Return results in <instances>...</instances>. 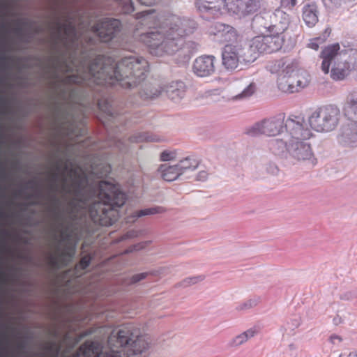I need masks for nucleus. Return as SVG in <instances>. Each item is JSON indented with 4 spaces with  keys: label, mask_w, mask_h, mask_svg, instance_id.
I'll return each mask as SVG.
<instances>
[{
    "label": "nucleus",
    "mask_w": 357,
    "mask_h": 357,
    "mask_svg": "<svg viewBox=\"0 0 357 357\" xmlns=\"http://www.w3.org/2000/svg\"><path fill=\"white\" fill-rule=\"evenodd\" d=\"M59 41L68 49L67 38L62 37L59 31L51 44V50L54 53L50 58L52 64L50 68L54 70V77L59 79L66 87L60 89L63 100L73 102H79L86 96L97 93L98 105L111 119L118 115L109 100L105 98L104 90L108 86L132 89L143 82L147 75L148 61L139 56H126L118 62L111 57L102 55L96 56L86 65L83 66L82 71L60 79L57 70L64 68L67 72L73 70L67 59L66 53L59 47Z\"/></svg>",
    "instance_id": "obj_1"
},
{
    "label": "nucleus",
    "mask_w": 357,
    "mask_h": 357,
    "mask_svg": "<svg viewBox=\"0 0 357 357\" xmlns=\"http://www.w3.org/2000/svg\"><path fill=\"white\" fill-rule=\"evenodd\" d=\"M59 176L56 174L50 185V198L52 206L48 208L53 220L63 227L68 216L81 208L89 207L91 219L102 226L112 225L118 219V208L124 205L127 195L115 184L107 181L91 183L89 176L77 174L72 189L65 185L63 200L58 197Z\"/></svg>",
    "instance_id": "obj_2"
},
{
    "label": "nucleus",
    "mask_w": 357,
    "mask_h": 357,
    "mask_svg": "<svg viewBox=\"0 0 357 357\" xmlns=\"http://www.w3.org/2000/svg\"><path fill=\"white\" fill-rule=\"evenodd\" d=\"M196 29L195 20L173 15L166 19L160 26L142 34L141 40L157 53H183L184 58L190 59L197 50L198 44L193 41L185 43L184 37Z\"/></svg>",
    "instance_id": "obj_3"
},
{
    "label": "nucleus",
    "mask_w": 357,
    "mask_h": 357,
    "mask_svg": "<svg viewBox=\"0 0 357 357\" xmlns=\"http://www.w3.org/2000/svg\"><path fill=\"white\" fill-rule=\"evenodd\" d=\"M109 351H103L99 341H86L79 348L84 357H137L146 351L149 342L140 330L128 324L112 331L107 338Z\"/></svg>",
    "instance_id": "obj_4"
},
{
    "label": "nucleus",
    "mask_w": 357,
    "mask_h": 357,
    "mask_svg": "<svg viewBox=\"0 0 357 357\" xmlns=\"http://www.w3.org/2000/svg\"><path fill=\"white\" fill-rule=\"evenodd\" d=\"M298 62L289 57L273 61L269 66V71L277 74V85L280 91L293 93L298 92L309 84V75L299 72Z\"/></svg>",
    "instance_id": "obj_5"
},
{
    "label": "nucleus",
    "mask_w": 357,
    "mask_h": 357,
    "mask_svg": "<svg viewBox=\"0 0 357 357\" xmlns=\"http://www.w3.org/2000/svg\"><path fill=\"white\" fill-rule=\"evenodd\" d=\"M285 114L280 113L261 122L256 123L252 128L248 130L246 133L251 136L265 135L267 136H275L283 132L285 124Z\"/></svg>",
    "instance_id": "obj_6"
},
{
    "label": "nucleus",
    "mask_w": 357,
    "mask_h": 357,
    "mask_svg": "<svg viewBox=\"0 0 357 357\" xmlns=\"http://www.w3.org/2000/svg\"><path fill=\"white\" fill-rule=\"evenodd\" d=\"M263 5V0H231L226 6L231 15L242 20L254 17Z\"/></svg>",
    "instance_id": "obj_7"
},
{
    "label": "nucleus",
    "mask_w": 357,
    "mask_h": 357,
    "mask_svg": "<svg viewBox=\"0 0 357 357\" xmlns=\"http://www.w3.org/2000/svg\"><path fill=\"white\" fill-rule=\"evenodd\" d=\"M93 30L102 43H107L120 33L121 22L118 19L105 18L98 22L93 26Z\"/></svg>",
    "instance_id": "obj_8"
},
{
    "label": "nucleus",
    "mask_w": 357,
    "mask_h": 357,
    "mask_svg": "<svg viewBox=\"0 0 357 357\" xmlns=\"http://www.w3.org/2000/svg\"><path fill=\"white\" fill-rule=\"evenodd\" d=\"M303 118L290 116L285 120L284 130L291 140H305L310 137L311 132L303 126Z\"/></svg>",
    "instance_id": "obj_9"
},
{
    "label": "nucleus",
    "mask_w": 357,
    "mask_h": 357,
    "mask_svg": "<svg viewBox=\"0 0 357 357\" xmlns=\"http://www.w3.org/2000/svg\"><path fill=\"white\" fill-rule=\"evenodd\" d=\"M337 142L347 149L357 148V121H349L343 123L337 134Z\"/></svg>",
    "instance_id": "obj_10"
},
{
    "label": "nucleus",
    "mask_w": 357,
    "mask_h": 357,
    "mask_svg": "<svg viewBox=\"0 0 357 357\" xmlns=\"http://www.w3.org/2000/svg\"><path fill=\"white\" fill-rule=\"evenodd\" d=\"M257 47L259 46L261 54H271L281 50L284 43V36L267 33L255 36Z\"/></svg>",
    "instance_id": "obj_11"
},
{
    "label": "nucleus",
    "mask_w": 357,
    "mask_h": 357,
    "mask_svg": "<svg viewBox=\"0 0 357 357\" xmlns=\"http://www.w3.org/2000/svg\"><path fill=\"white\" fill-rule=\"evenodd\" d=\"M71 238V234L66 233L63 234L62 238L59 240L57 245V250L59 252V259L56 257H52V262L56 267H59V264H61L63 266H67L70 262L73 260L76 251V245L74 244L70 246H66L64 250H61V244L69 241Z\"/></svg>",
    "instance_id": "obj_12"
},
{
    "label": "nucleus",
    "mask_w": 357,
    "mask_h": 357,
    "mask_svg": "<svg viewBox=\"0 0 357 357\" xmlns=\"http://www.w3.org/2000/svg\"><path fill=\"white\" fill-rule=\"evenodd\" d=\"M256 43H257L254 37L249 42L234 44L241 63H252L259 57L261 52Z\"/></svg>",
    "instance_id": "obj_13"
},
{
    "label": "nucleus",
    "mask_w": 357,
    "mask_h": 357,
    "mask_svg": "<svg viewBox=\"0 0 357 357\" xmlns=\"http://www.w3.org/2000/svg\"><path fill=\"white\" fill-rule=\"evenodd\" d=\"M215 57L213 55H204L197 57L193 62L192 71L199 77H206L215 72Z\"/></svg>",
    "instance_id": "obj_14"
},
{
    "label": "nucleus",
    "mask_w": 357,
    "mask_h": 357,
    "mask_svg": "<svg viewBox=\"0 0 357 357\" xmlns=\"http://www.w3.org/2000/svg\"><path fill=\"white\" fill-rule=\"evenodd\" d=\"M289 152V155L298 161L310 160L313 156L310 144L303 140H291Z\"/></svg>",
    "instance_id": "obj_15"
},
{
    "label": "nucleus",
    "mask_w": 357,
    "mask_h": 357,
    "mask_svg": "<svg viewBox=\"0 0 357 357\" xmlns=\"http://www.w3.org/2000/svg\"><path fill=\"white\" fill-rule=\"evenodd\" d=\"M340 48V45L337 43L325 47L321 52L320 57L323 59L321 68L325 74L329 73L333 61H339L342 59V54H338Z\"/></svg>",
    "instance_id": "obj_16"
},
{
    "label": "nucleus",
    "mask_w": 357,
    "mask_h": 357,
    "mask_svg": "<svg viewBox=\"0 0 357 357\" xmlns=\"http://www.w3.org/2000/svg\"><path fill=\"white\" fill-rule=\"evenodd\" d=\"M225 6V0H197L196 2V7L201 13L213 17L220 15Z\"/></svg>",
    "instance_id": "obj_17"
},
{
    "label": "nucleus",
    "mask_w": 357,
    "mask_h": 357,
    "mask_svg": "<svg viewBox=\"0 0 357 357\" xmlns=\"http://www.w3.org/2000/svg\"><path fill=\"white\" fill-rule=\"evenodd\" d=\"M222 64L227 70H235L241 62L238 52L234 44H227L222 50Z\"/></svg>",
    "instance_id": "obj_18"
},
{
    "label": "nucleus",
    "mask_w": 357,
    "mask_h": 357,
    "mask_svg": "<svg viewBox=\"0 0 357 357\" xmlns=\"http://www.w3.org/2000/svg\"><path fill=\"white\" fill-rule=\"evenodd\" d=\"M19 192L22 195L27 194L28 199L44 197L42 183L38 178L30 179L22 184Z\"/></svg>",
    "instance_id": "obj_19"
},
{
    "label": "nucleus",
    "mask_w": 357,
    "mask_h": 357,
    "mask_svg": "<svg viewBox=\"0 0 357 357\" xmlns=\"http://www.w3.org/2000/svg\"><path fill=\"white\" fill-rule=\"evenodd\" d=\"M353 68L354 64L346 59L335 61L331 68V77L335 81L342 80L349 75Z\"/></svg>",
    "instance_id": "obj_20"
},
{
    "label": "nucleus",
    "mask_w": 357,
    "mask_h": 357,
    "mask_svg": "<svg viewBox=\"0 0 357 357\" xmlns=\"http://www.w3.org/2000/svg\"><path fill=\"white\" fill-rule=\"evenodd\" d=\"M319 9L315 2L307 3L302 8V18L309 28L314 27L319 22Z\"/></svg>",
    "instance_id": "obj_21"
},
{
    "label": "nucleus",
    "mask_w": 357,
    "mask_h": 357,
    "mask_svg": "<svg viewBox=\"0 0 357 357\" xmlns=\"http://www.w3.org/2000/svg\"><path fill=\"white\" fill-rule=\"evenodd\" d=\"M321 108L325 115L324 117L325 118L328 132L335 130L339 123L341 116L340 109L333 105L321 107Z\"/></svg>",
    "instance_id": "obj_22"
},
{
    "label": "nucleus",
    "mask_w": 357,
    "mask_h": 357,
    "mask_svg": "<svg viewBox=\"0 0 357 357\" xmlns=\"http://www.w3.org/2000/svg\"><path fill=\"white\" fill-rule=\"evenodd\" d=\"M10 58L7 55V43L5 38L0 34V83L6 82V73L9 69Z\"/></svg>",
    "instance_id": "obj_23"
},
{
    "label": "nucleus",
    "mask_w": 357,
    "mask_h": 357,
    "mask_svg": "<svg viewBox=\"0 0 357 357\" xmlns=\"http://www.w3.org/2000/svg\"><path fill=\"white\" fill-rule=\"evenodd\" d=\"M165 93L170 100L178 102L185 94V84L182 81L172 82L166 86Z\"/></svg>",
    "instance_id": "obj_24"
},
{
    "label": "nucleus",
    "mask_w": 357,
    "mask_h": 357,
    "mask_svg": "<svg viewBox=\"0 0 357 357\" xmlns=\"http://www.w3.org/2000/svg\"><path fill=\"white\" fill-rule=\"evenodd\" d=\"M324 116L321 107L318 108L312 113L308 118V122L313 130L317 132H328Z\"/></svg>",
    "instance_id": "obj_25"
},
{
    "label": "nucleus",
    "mask_w": 357,
    "mask_h": 357,
    "mask_svg": "<svg viewBox=\"0 0 357 357\" xmlns=\"http://www.w3.org/2000/svg\"><path fill=\"white\" fill-rule=\"evenodd\" d=\"M268 148L275 155L281 158H287L289 153L287 140L283 139L275 138L270 140Z\"/></svg>",
    "instance_id": "obj_26"
},
{
    "label": "nucleus",
    "mask_w": 357,
    "mask_h": 357,
    "mask_svg": "<svg viewBox=\"0 0 357 357\" xmlns=\"http://www.w3.org/2000/svg\"><path fill=\"white\" fill-rule=\"evenodd\" d=\"M251 29L256 33H268L270 29L271 22L260 12L251 18Z\"/></svg>",
    "instance_id": "obj_27"
},
{
    "label": "nucleus",
    "mask_w": 357,
    "mask_h": 357,
    "mask_svg": "<svg viewBox=\"0 0 357 357\" xmlns=\"http://www.w3.org/2000/svg\"><path fill=\"white\" fill-rule=\"evenodd\" d=\"M158 171L161 172L162 178L168 182H172L179 178L182 175L176 165H160Z\"/></svg>",
    "instance_id": "obj_28"
},
{
    "label": "nucleus",
    "mask_w": 357,
    "mask_h": 357,
    "mask_svg": "<svg viewBox=\"0 0 357 357\" xmlns=\"http://www.w3.org/2000/svg\"><path fill=\"white\" fill-rule=\"evenodd\" d=\"M13 32L17 36L19 40L26 45L31 43L33 39L35 38V33L29 30V28H26L22 22L17 20V26L14 29Z\"/></svg>",
    "instance_id": "obj_29"
},
{
    "label": "nucleus",
    "mask_w": 357,
    "mask_h": 357,
    "mask_svg": "<svg viewBox=\"0 0 357 357\" xmlns=\"http://www.w3.org/2000/svg\"><path fill=\"white\" fill-rule=\"evenodd\" d=\"M26 333L21 336L18 348L22 351L24 355H28L31 352V343L34 339V333L29 327H26Z\"/></svg>",
    "instance_id": "obj_30"
},
{
    "label": "nucleus",
    "mask_w": 357,
    "mask_h": 357,
    "mask_svg": "<svg viewBox=\"0 0 357 357\" xmlns=\"http://www.w3.org/2000/svg\"><path fill=\"white\" fill-rule=\"evenodd\" d=\"M199 162L200 161L195 159L193 156H187L180 160L176 165L183 175L188 170H195L198 167Z\"/></svg>",
    "instance_id": "obj_31"
},
{
    "label": "nucleus",
    "mask_w": 357,
    "mask_h": 357,
    "mask_svg": "<svg viewBox=\"0 0 357 357\" xmlns=\"http://www.w3.org/2000/svg\"><path fill=\"white\" fill-rule=\"evenodd\" d=\"M112 167L109 164L91 165V174L98 178L107 177L111 172Z\"/></svg>",
    "instance_id": "obj_32"
},
{
    "label": "nucleus",
    "mask_w": 357,
    "mask_h": 357,
    "mask_svg": "<svg viewBox=\"0 0 357 357\" xmlns=\"http://www.w3.org/2000/svg\"><path fill=\"white\" fill-rule=\"evenodd\" d=\"M289 26L288 19L284 18L282 21H280L274 24L271 23L268 33L274 36H283V33L287 29Z\"/></svg>",
    "instance_id": "obj_33"
},
{
    "label": "nucleus",
    "mask_w": 357,
    "mask_h": 357,
    "mask_svg": "<svg viewBox=\"0 0 357 357\" xmlns=\"http://www.w3.org/2000/svg\"><path fill=\"white\" fill-rule=\"evenodd\" d=\"M165 211V208L162 206H153L144 209L136 211L133 213V218H141L146 215H155L158 213H162Z\"/></svg>",
    "instance_id": "obj_34"
},
{
    "label": "nucleus",
    "mask_w": 357,
    "mask_h": 357,
    "mask_svg": "<svg viewBox=\"0 0 357 357\" xmlns=\"http://www.w3.org/2000/svg\"><path fill=\"white\" fill-rule=\"evenodd\" d=\"M118 11L122 14H130L135 10L132 0H116Z\"/></svg>",
    "instance_id": "obj_35"
},
{
    "label": "nucleus",
    "mask_w": 357,
    "mask_h": 357,
    "mask_svg": "<svg viewBox=\"0 0 357 357\" xmlns=\"http://www.w3.org/2000/svg\"><path fill=\"white\" fill-rule=\"evenodd\" d=\"M255 90L256 84L253 82L250 83L248 86H246L240 93H238L236 96H234L233 97V99L236 100L246 99L252 96L253 93L255 92Z\"/></svg>",
    "instance_id": "obj_36"
},
{
    "label": "nucleus",
    "mask_w": 357,
    "mask_h": 357,
    "mask_svg": "<svg viewBox=\"0 0 357 357\" xmlns=\"http://www.w3.org/2000/svg\"><path fill=\"white\" fill-rule=\"evenodd\" d=\"M6 328L7 326L0 322V357H5L7 353V349L4 344L6 340Z\"/></svg>",
    "instance_id": "obj_37"
},
{
    "label": "nucleus",
    "mask_w": 357,
    "mask_h": 357,
    "mask_svg": "<svg viewBox=\"0 0 357 357\" xmlns=\"http://www.w3.org/2000/svg\"><path fill=\"white\" fill-rule=\"evenodd\" d=\"M205 279V276L204 275H199L197 276L193 277H188L185 279H183L182 281H181L179 283L176 284L177 287H188L189 286H191L192 284H195L199 282L203 281Z\"/></svg>",
    "instance_id": "obj_38"
},
{
    "label": "nucleus",
    "mask_w": 357,
    "mask_h": 357,
    "mask_svg": "<svg viewBox=\"0 0 357 357\" xmlns=\"http://www.w3.org/2000/svg\"><path fill=\"white\" fill-rule=\"evenodd\" d=\"M19 22H22L23 26L26 28H29V30H31L32 32L35 33V36L43 31V27L36 26V21L29 20L28 19H20Z\"/></svg>",
    "instance_id": "obj_39"
},
{
    "label": "nucleus",
    "mask_w": 357,
    "mask_h": 357,
    "mask_svg": "<svg viewBox=\"0 0 357 357\" xmlns=\"http://www.w3.org/2000/svg\"><path fill=\"white\" fill-rule=\"evenodd\" d=\"M347 109L348 114H352L354 117L357 118V92H354L350 95Z\"/></svg>",
    "instance_id": "obj_40"
},
{
    "label": "nucleus",
    "mask_w": 357,
    "mask_h": 357,
    "mask_svg": "<svg viewBox=\"0 0 357 357\" xmlns=\"http://www.w3.org/2000/svg\"><path fill=\"white\" fill-rule=\"evenodd\" d=\"M221 26H223L222 32L219 31L218 34H220L221 36H225V40H231V37L234 38L236 36V30L234 27L225 25L220 24Z\"/></svg>",
    "instance_id": "obj_41"
},
{
    "label": "nucleus",
    "mask_w": 357,
    "mask_h": 357,
    "mask_svg": "<svg viewBox=\"0 0 357 357\" xmlns=\"http://www.w3.org/2000/svg\"><path fill=\"white\" fill-rule=\"evenodd\" d=\"M155 273L153 271H147L140 273H137L132 275L129 279V283L130 284H135L144 279H146L149 275H155Z\"/></svg>",
    "instance_id": "obj_42"
},
{
    "label": "nucleus",
    "mask_w": 357,
    "mask_h": 357,
    "mask_svg": "<svg viewBox=\"0 0 357 357\" xmlns=\"http://www.w3.org/2000/svg\"><path fill=\"white\" fill-rule=\"evenodd\" d=\"M259 301V298H255L252 299H249L244 303L236 306V309L237 310H245L251 309L255 307Z\"/></svg>",
    "instance_id": "obj_43"
},
{
    "label": "nucleus",
    "mask_w": 357,
    "mask_h": 357,
    "mask_svg": "<svg viewBox=\"0 0 357 357\" xmlns=\"http://www.w3.org/2000/svg\"><path fill=\"white\" fill-rule=\"evenodd\" d=\"M22 222L23 225L27 227H33L38 225V221L36 220L33 215L30 214H26L20 218Z\"/></svg>",
    "instance_id": "obj_44"
},
{
    "label": "nucleus",
    "mask_w": 357,
    "mask_h": 357,
    "mask_svg": "<svg viewBox=\"0 0 357 357\" xmlns=\"http://www.w3.org/2000/svg\"><path fill=\"white\" fill-rule=\"evenodd\" d=\"M150 243H151V241H144V242H140V243L134 244V245L130 246L127 249L126 253H130L134 251L142 250L144 249L148 245H149Z\"/></svg>",
    "instance_id": "obj_45"
},
{
    "label": "nucleus",
    "mask_w": 357,
    "mask_h": 357,
    "mask_svg": "<svg viewBox=\"0 0 357 357\" xmlns=\"http://www.w3.org/2000/svg\"><path fill=\"white\" fill-rule=\"evenodd\" d=\"M150 243H151V241H144V242H140V243L134 244V245L130 246L127 249L126 253H130L134 251L142 250L144 249L148 245H149Z\"/></svg>",
    "instance_id": "obj_46"
},
{
    "label": "nucleus",
    "mask_w": 357,
    "mask_h": 357,
    "mask_svg": "<svg viewBox=\"0 0 357 357\" xmlns=\"http://www.w3.org/2000/svg\"><path fill=\"white\" fill-rule=\"evenodd\" d=\"M297 4V0H281L279 8H285L292 10Z\"/></svg>",
    "instance_id": "obj_47"
},
{
    "label": "nucleus",
    "mask_w": 357,
    "mask_h": 357,
    "mask_svg": "<svg viewBox=\"0 0 357 357\" xmlns=\"http://www.w3.org/2000/svg\"><path fill=\"white\" fill-rule=\"evenodd\" d=\"M136 141L141 142V141H147V142H159L160 139L157 137H153L150 135L148 133L144 132L141 133L139 135L136 137Z\"/></svg>",
    "instance_id": "obj_48"
},
{
    "label": "nucleus",
    "mask_w": 357,
    "mask_h": 357,
    "mask_svg": "<svg viewBox=\"0 0 357 357\" xmlns=\"http://www.w3.org/2000/svg\"><path fill=\"white\" fill-rule=\"evenodd\" d=\"M331 33V29L330 27H327L324 29L323 33L319 36L314 38V40H317V42H319V44H322L330 36Z\"/></svg>",
    "instance_id": "obj_49"
},
{
    "label": "nucleus",
    "mask_w": 357,
    "mask_h": 357,
    "mask_svg": "<svg viewBox=\"0 0 357 357\" xmlns=\"http://www.w3.org/2000/svg\"><path fill=\"white\" fill-rule=\"evenodd\" d=\"M176 158V153L172 151H164L160 153V160L166 162Z\"/></svg>",
    "instance_id": "obj_50"
},
{
    "label": "nucleus",
    "mask_w": 357,
    "mask_h": 357,
    "mask_svg": "<svg viewBox=\"0 0 357 357\" xmlns=\"http://www.w3.org/2000/svg\"><path fill=\"white\" fill-rule=\"evenodd\" d=\"M246 338L245 337L243 333H241L236 336L231 342L230 345L231 346H239L245 342Z\"/></svg>",
    "instance_id": "obj_51"
},
{
    "label": "nucleus",
    "mask_w": 357,
    "mask_h": 357,
    "mask_svg": "<svg viewBox=\"0 0 357 357\" xmlns=\"http://www.w3.org/2000/svg\"><path fill=\"white\" fill-rule=\"evenodd\" d=\"M91 257L90 255H85L82 257L79 261V266L81 269L86 270L91 264Z\"/></svg>",
    "instance_id": "obj_52"
},
{
    "label": "nucleus",
    "mask_w": 357,
    "mask_h": 357,
    "mask_svg": "<svg viewBox=\"0 0 357 357\" xmlns=\"http://www.w3.org/2000/svg\"><path fill=\"white\" fill-rule=\"evenodd\" d=\"M25 195H26V199L28 201V202H25V204H28L29 208L30 206H39V205L42 204V202L40 200L42 198L32 197L31 199H28L27 194Z\"/></svg>",
    "instance_id": "obj_53"
},
{
    "label": "nucleus",
    "mask_w": 357,
    "mask_h": 357,
    "mask_svg": "<svg viewBox=\"0 0 357 357\" xmlns=\"http://www.w3.org/2000/svg\"><path fill=\"white\" fill-rule=\"evenodd\" d=\"M20 213L17 214V216L20 218L22 216H24L26 214H28L29 208L28 206V204H25V202H23L20 204Z\"/></svg>",
    "instance_id": "obj_54"
},
{
    "label": "nucleus",
    "mask_w": 357,
    "mask_h": 357,
    "mask_svg": "<svg viewBox=\"0 0 357 357\" xmlns=\"http://www.w3.org/2000/svg\"><path fill=\"white\" fill-rule=\"evenodd\" d=\"M288 325L289 326V328L291 330H294L297 328L301 325V319L300 318H294L291 319L289 322H288Z\"/></svg>",
    "instance_id": "obj_55"
},
{
    "label": "nucleus",
    "mask_w": 357,
    "mask_h": 357,
    "mask_svg": "<svg viewBox=\"0 0 357 357\" xmlns=\"http://www.w3.org/2000/svg\"><path fill=\"white\" fill-rule=\"evenodd\" d=\"M243 333L246 338V340H248V339L254 337L257 333V331L255 328H251L246 331H244Z\"/></svg>",
    "instance_id": "obj_56"
},
{
    "label": "nucleus",
    "mask_w": 357,
    "mask_h": 357,
    "mask_svg": "<svg viewBox=\"0 0 357 357\" xmlns=\"http://www.w3.org/2000/svg\"><path fill=\"white\" fill-rule=\"evenodd\" d=\"M136 236H137V232L135 230H130L126 233L124 235H123L121 239L126 240L129 238H133Z\"/></svg>",
    "instance_id": "obj_57"
},
{
    "label": "nucleus",
    "mask_w": 357,
    "mask_h": 357,
    "mask_svg": "<svg viewBox=\"0 0 357 357\" xmlns=\"http://www.w3.org/2000/svg\"><path fill=\"white\" fill-rule=\"evenodd\" d=\"M208 173L206 171H200L198 172L196 179L199 181H205L208 178Z\"/></svg>",
    "instance_id": "obj_58"
},
{
    "label": "nucleus",
    "mask_w": 357,
    "mask_h": 357,
    "mask_svg": "<svg viewBox=\"0 0 357 357\" xmlns=\"http://www.w3.org/2000/svg\"><path fill=\"white\" fill-rule=\"evenodd\" d=\"M142 5L152 6L158 3L160 0H137Z\"/></svg>",
    "instance_id": "obj_59"
},
{
    "label": "nucleus",
    "mask_w": 357,
    "mask_h": 357,
    "mask_svg": "<svg viewBox=\"0 0 357 357\" xmlns=\"http://www.w3.org/2000/svg\"><path fill=\"white\" fill-rule=\"evenodd\" d=\"M115 146L119 149L121 152H124L126 150V144L120 139H118L115 142Z\"/></svg>",
    "instance_id": "obj_60"
},
{
    "label": "nucleus",
    "mask_w": 357,
    "mask_h": 357,
    "mask_svg": "<svg viewBox=\"0 0 357 357\" xmlns=\"http://www.w3.org/2000/svg\"><path fill=\"white\" fill-rule=\"evenodd\" d=\"M93 333L92 330H86L85 331H84L83 333H80L78 336H77V342H79L81 341L82 339L85 338L86 337L91 335Z\"/></svg>",
    "instance_id": "obj_61"
},
{
    "label": "nucleus",
    "mask_w": 357,
    "mask_h": 357,
    "mask_svg": "<svg viewBox=\"0 0 357 357\" xmlns=\"http://www.w3.org/2000/svg\"><path fill=\"white\" fill-rule=\"evenodd\" d=\"M319 43L317 40H314V38L310 40L308 43V47L312 50H317L319 47Z\"/></svg>",
    "instance_id": "obj_62"
},
{
    "label": "nucleus",
    "mask_w": 357,
    "mask_h": 357,
    "mask_svg": "<svg viewBox=\"0 0 357 357\" xmlns=\"http://www.w3.org/2000/svg\"><path fill=\"white\" fill-rule=\"evenodd\" d=\"M9 217L8 213L4 209V207L0 205V219H6Z\"/></svg>",
    "instance_id": "obj_63"
},
{
    "label": "nucleus",
    "mask_w": 357,
    "mask_h": 357,
    "mask_svg": "<svg viewBox=\"0 0 357 357\" xmlns=\"http://www.w3.org/2000/svg\"><path fill=\"white\" fill-rule=\"evenodd\" d=\"M9 235V231L6 229L0 227V237L2 238L3 240L6 239V238Z\"/></svg>",
    "instance_id": "obj_64"
}]
</instances>
